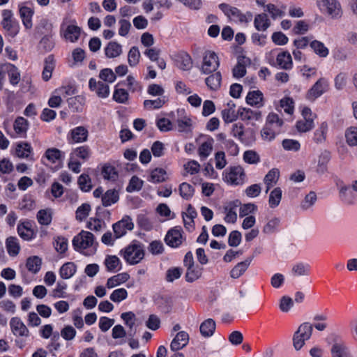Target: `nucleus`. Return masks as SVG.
Instances as JSON below:
<instances>
[{"label":"nucleus","mask_w":357,"mask_h":357,"mask_svg":"<svg viewBox=\"0 0 357 357\" xmlns=\"http://www.w3.org/2000/svg\"><path fill=\"white\" fill-rule=\"evenodd\" d=\"M105 223L100 219L91 218L86 224V227L94 231H100L104 227Z\"/></svg>","instance_id":"56"},{"label":"nucleus","mask_w":357,"mask_h":357,"mask_svg":"<svg viewBox=\"0 0 357 357\" xmlns=\"http://www.w3.org/2000/svg\"><path fill=\"white\" fill-rule=\"evenodd\" d=\"M53 69V58L52 56H49L45 60V64L43 71V79L45 81H48L51 78Z\"/></svg>","instance_id":"53"},{"label":"nucleus","mask_w":357,"mask_h":357,"mask_svg":"<svg viewBox=\"0 0 357 357\" xmlns=\"http://www.w3.org/2000/svg\"><path fill=\"white\" fill-rule=\"evenodd\" d=\"M280 177V171L277 168L271 169L265 176L264 182L266 186V193L273 187L278 181Z\"/></svg>","instance_id":"20"},{"label":"nucleus","mask_w":357,"mask_h":357,"mask_svg":"<svg viewBox=\"0 0 357 357\" xmlns=\"http://www.w3.org/2000/svg\"><path fill=\"white\" fill-rule=\"evenodd\" d=\"M263 93L260 91H253L248 93L246 102L252 106L261 105Z\"/></svg>","instance_id":"44"},{"label":"nucleus","mask_w":357,"mask_h":357,"mask_svg":"<svg viewBox=\"0 0 357 357\" xmlns=\"http://www.w3.org/2000/svg\"><path fill=\"white\" fill-rule=\"evenodd\" d=\"M121 252L124 259L130 265H135L139 263L144 257V250L140 243H133Z\"/></svg>","instance_id":"4"},{"label":"nucleus","mask_w":357,"mask_h":357,"mask_svg":"<svg viewBox=\"0 0 357 357\" xmlns=\"http://www.w3.org/2000/svg\"><path fill=\"white\" fill-rule=\"evenodd\" d=\"M332 357H349L348 349L344 344L335 343L331 347Z\"/></svg>","instance_id":"46"},{"label":"nucleus","mask_w":357,"mask_h":357,"mask_svg":"<svg viewBox=\"0 0 357 357\" xmlns=\"http://www.w3.org/2000/svg\"><path fill=\"white\" fill-rule=\"evenodd\" d=\"M11 331L15 336L22 337H29L30 335L29 330L20 318L13 317L10 321Z\"/></svg>","instance_id":"9"},{"label":"nucleus","mask_w":357,"mask_h":357,"mask_svg":"<svg viewBox=\"0 0 357 357\" xmlns=\"http://www.w3.org/2000/svg\"><path fill=\"white\" fill-rule=\"evenodd\" d=\"M185 279L189 282H192L199 279L202 273V268L199 266L195 265L186 268Z\"/></svg>","instance_id":"39"},{"label":"nucleus","mask_w":357,"mask_h":357,"mask_svg":"<svg viewBox=\"0 0 357 357\" xmlns=\"http://www.w3.org/2000/svg\"><path fill=\"white\" fill-rule=\"evenodd\" d=\"M74 249L85 256H91L96 252V245L94 235L87 231L82 230L73 239Z\"/></svg>","instance_id":"1"},{"label":"nucleus","mask_w":357,"mask_h":357,"mask_svg":"<svg viewBox=\"0 0 357 357\" xmlns=\"http://www.w3.org/2000/svg\"><path fill=\"white\" fill-rule=\"evenodd\" d=\"M223 175L224 181L230 185H242L245 180V173L241 166L231 167Z\"/></svg>","instance_id":"6"},{"label":"nucleus","mask_w":357,"mask_h":357,"mask_svg":"<svg viewBox=\"0 0 357 357\" xmlns=\"http://www.w3.org/2000/svg\"><path fill=\"white\" fill-rule=\"evenodd\" d=\"M148 180L154 183L165 182L167 180V172L164 169L157 167L151 172Z\"/></svg>","instance_id":"31"},{"label":"nucleus","mask_w":357,"mask_h":357,"mask_svg":"<svg viewBox=\"0 0 357 357\" xmlns=\"http://www.w3.org/2000/svg\"><path fill=\"white\" fill-rule=\"evenodd\" d=\"M179 193L180 195L185 199H190L194 195V188L188 183H182L179 185Z\"/></svg>","instance_id":"50"},{"label":"nucleus","mask_w":357,"mask_h":357,"mask_svg":"<svg viewBox=\"0 0 357 357\" xmlns=\"http://www.w3.org/2000/svg\"><path fill=\"white\" fill-rule=\"evenodd\" d=\"M200 333L204 337L212 336L215 331V322L213 319H207L199 327Z\"/></svg>","instance_id":"24"},{"label":"nucleus","mask_w":357,"mask_h":357,"mask_svg":"<svg viewBox=\"0 0 357 357\" xmlns=\"http://www.w3.org/2000/svg\"><path fill=\"white\" fill-rule=\"evenodd\" d=\"M121 319L125 321V324L129 327L130 331L129 335L130 336H134L135 334V330H133V326L135 325V315L132 312H123L121 315Z\"/></svg>","instance_id":"48"},{"label":"nucleus","mask_w":357,"mask_h":357,"mask_svg":"<svg viewBox=\"0 0 357 357\" xmlns=\"http://www.w3.org/2000/svg\"><path fill=\"white\" fill-rule=\"evenodd\" d=\"M269 63L274 66L279 67L284 70H290L292 68V58L289 52L283 51L279 52L276 56V61L269 60Z\"/></svg>","instance_id":"12"},{"label":"nucleus","mask_w":357,"mask_h":357,"mask_svg":"<svg viewBox=\"0 0 357 357\" xmlns=\"http://www.w3.org/2000/svg\"><path fill=\"white\" fill-rule=\"evenodd\" d=\"M221 80L222 76L220 73L216 72L206 78L205 82L210 89L216 91L220 87Z\"/></svg>","instance_id":"38"},{"label":"nucleus","mask_w":357,"mask_h":357,"mask_svg":"<svg viewBox=\"0 0 357 357\" xmlns=\"http://www.w3.org/2000/svg\"><path fill=\"white\" fill-rule=\"evenodd\" d=\"M255 27L259 31H266L271 25V22L265 13L257 15L254 20Z\"/></svg>","instance_id":"30"},{"label":"nucleus","mask_w":357,"mask_h":357,"mask_svg":"<svg viewBox=\"0 0 357 357\" xmlns=\"http://www.w3.org/2000/svg\"><path fill=\"white\" fill-rule=\"evenodd\" d=\"M347 143L351 146L357 145V128L350 127L345 133Z\"/></svg>","instance_id":"64"},{"label":"nucleus","mask_w":357,"mask_h":357,"mask_svg":"<svg viewBox=\"0 0 357 357\" xmlns=\"http://www.w3.org/2000/svg\"><path fill=\"white\" fill-rule=\"evenodd\" d=\"M144 184V181L137 176H133L129 182L128 185L126 188V190L128 192H132L135 191H139L142 189Z\"/></svg>","instance_id":"55"},{"label":"nucleus","mask_w":357,"mask_h":357,"mask_svg":"<svg viewBox=\"0 0 357 357\" xmlns=\"http://www.w3.org/2000/svg\"><path fill=\"white\" fill-rule=\"evenodd\" d=\"M282 191L280 188H275L270 193L268 204L271 208L277 207L282 199Z\"/></svg>","instance_id":"41"},{"label":"nucleus","mask_w":357,"mask_h":357,"mask_svg":"<svg viewBox=\"0 0 357 357\" xmlns=\"http://www.w3.org/2000/svg\"><path fill=\"white\" fill-rule=\"evenodd\" d=\"M128 296L127 291L123 288L114 290L110 295V299L115 303H119L125 300Z\"/></svg>","instance_id":"63"},{"label":"nucleus","mask_w":357,"mask_h":357,"mask_svg":"<svg viewBox=\"0 0 357 357\" xmlns=\"http://www.w3.org/2000/svg\"><path fill=\"white\" fill-rule=\"evenodd\" d=\"M105 56L113 59L119 56L122 52V46L116 41L109 42L104 49Z\"/></svg>","instance_id":"19"},{"label":"nucleus","mask_w":357,"mask_h":357,"mask_svg":"<svg viewBox=\"0 0 357 357\" xmlns=\"http://www.w3.org/2000/svg\"><path fill=\"white\" fill-rule=\"evenodd\" d=\"M238 117L242 121H257L261 118V112L254 111L249 108H239L238 109Z\"/></svg>","instance_id":"17"},{"label":"nucleus","mask_w":357,"mask_h":357,"mask_svg":"<svg viewBox=\"0 0 357 357\" xmlns=\"http://www.w3.org/2000/svg\"><path fill=\"white\" fill-rule=\"evenodd\" d=\"M6 248L10 256H16L20 250V246L17 238L10 236L6 239Z\"/></svg>","instance_id":"43"},{"label":"nucleus","mask_w":357,"mask_h":357,"mask_svg":"<svg viewBox=\"0 0 357 357\" xmlns=\"http://www.w3.org/2000/svg\"><path fill=\"white\" fill-rule=\"evenodd\" d=\"M140 59V52L138 47L134 46L130 48L128 54V62L132 67L138 64Z\"/></svg>","instance_id":"52"},{"label":"nucleus","mask_w":357,"mask_h":357,"mask_svg":"<svg viewBox=\"0 0 357 357\" xmlns=\"http://www.w3.org/2000/svg\"><path fill=\"white\" fill-rule=\"evenodd\" d=\"M281 130L266 123L261 131V136L264 140L271 142L275 138V136Z\"/></svg>","instance_id":"28"},{"label":"nucleus","mask_w":357,"mask_h":357,"mask_svg":"<svg viewBox=\"0 0 357 357\" xmlns=\"http://www.w3.org/2000/svg\"><path fill=\"white\" fill-rule=\"evenodd\" d=\"M218 66V57L215 53L211 51L206 52L203 59L202 71L204 74L211 73L215 71Z\"/></svg>","instance_id":"8"},{"label":"nucleus","mask_w":357,"mask_h":357,"mask_svg":"<svg viewBox=\"0 0 357 357\" xmlns=\"http://www.w3.org/2000/svg\"><path fill=\"white\" fill-rule=\"evenodd\" d=\"M130 275L127 273H119L109 278L107 281L106 286L109 289L114 288L121 284H123L128 280Z\"/></svg>","instance_id":"32"},{"label":"nucleus","mask_w":357,"mask_h":357,"mask_svg":"<svg viewBox=\"0 0 357 357\" xmlns=\"http://www.w3.org/2000/svg\"><path fill=\"white\" fill-rule=\"evenodd\" d=\"M37 219L40 225H50L52 219V210L51 208L40 210L37 213Z\"/></svg>","instance_id":"45"},{"label":"nucleus","mask_w":357,"mask_h":357,"mask_svg":"<svg viewBox=\"0 0 357 357\" xmlns=\"http://www.w3.org/2000/svg\"><path fill=\"white\" fill-rule=\"evenodd\" d=\"M266 123L281 130L283 120L277 114L272 112L267 116Z\"/></svg>","instance_id":"59"},{"label":"nucleus","mask_w":357,"mask_h":357,"mask_svg":"<svg viewBox=\"0 0 357 357\" xmlns=\"http://www.w3.org/2000/svg\"><path fill=\"white\" fill-rule=\"evenodd\" d=\"M167 102L165 97L158 98L155 100H146L144 107L149 110L161 108Z\"/></svg>","instance_id":"47"},{"label":"nucleus","mask_w":357,"mask_h":357,"mask_svg":"<svg viewBox=\"0 0 357 357\" xmlns=\"http://www.w3.org/2000/svg\"><path fill=\"white\" fill-rule=\"evenodd\" d=\"M61 151L56 148H50L46 150L45 156L52 163H55L61 157Z\"/></svg>","instance_id":"60"},{"label":"nucleus","mask_w":357,"mask_h":357,"mask_svg":"<svg viewBox=\"0 0 357 357\" xmlns=\"http://www.w3.org/2000/svg\"><path fill=\"white\" fill-rule=\"evenodd\" d=\"M330 160L329 153L324 152L319 158L317 172L319 174H324L327 170V164Z\"/></svg>","instance_id":"54"},{"label":"nucleus","mask_w":357,"mask_h":357,"mask_svg":"<svg viewBox=\"0 0 357 357\" xmlns=\"http://www.w3.org/2000/svg\"><path fill=\"white\" fill-rule=\"evenodd\" d=\"M189 340V335L185 331L178 332L170 344V349L173 351H178L185 347Z\"/></svg>","instance_id":"15"},{"label":"nucleus","mask_w":357,"mask_h":357,"mask_svg":"<svg viewBox=\"0 0 357 357\" xmlns=\"http://www.w3.org/2000/svg\"><path fill=\"white\" fill-rule=\"evenodd\" d=\"M340 198L347 204H352L356 200V195L349 186L342 185L339 188Z\"/></svg>","instance_id":"21"},{"label":"nucleus","mask_w":357,"mask_h":357,"mask_svg":"<svg viewBox=\"0 0 357 357\" xmlns=\"http://www.w3.org/2000/svg\"><path fill=\"white\" fill-rule=\"evenodd\" d=\"M32 152L33 149L27 142H22L16 144L15 155L20 158H28Z\"/></svg>","instance_id":"27"},{"label":"nucleus","mask_w":357,"mask_h":357,"mask_svg":"<svg viewBox=\"0 0 357 357\" xmlns=\"http://www.w3.org/2000/svg\"><path fill=\"white\" fill-rule=\"evenodd\" d=\"M310 46L314 53L320 57H326L328 55V49L319 40H314L311 41Z\"/></svg>","instance_id":"40"},{"label":"nucleus","mask_w":357,"mask_h":357,"mask_svg":"<svg viewBox=\"0 0 357 357\" xmlns=\"http://www.w3.org/2000/svg\"><path fill=\"white\" fill-rule=\"evenodd\" d=\"M91 155V151L88 146H81L73 149L71 153V158L77 157L82 159L83 161H86L89 159Z\"/></svg>","instance_id":"36"},{"label":"nucleus","mask_w":357,"mask_h":357,"mask_svg":"<svg viewBox=\"0 0 357 357\" xmlns=\"http://www.w3.org/2000/svg\"><path fill=\"white\" fill-rule=\"evenodd\" d=\"M90 211L91 206L89 204H82L76 211V219L82 221L89 215Z\"/></svg>","instance_id":"61"},{"label":"nucleus","mask_w":357,"mask_h":357,"mask_svg":"<svg viewBox=\"0 0 357 357\" xmlns=\"http://www.w3.org/2000/svg\"><path fill=\"white\" fill-rule=\"evenodd\" d=\"M252 259L248 258L244 261L237 264L231 271L230 275L233 278H238L247 270L251 263Z\"/></svg>","instance_id":"33"},{"label":"nucleus","mask_w":357,"mask_h":357,"mask_svg":"<svg viewBox=\"0 0 357 357\" xmlns=\"http://www.w3.org/2000/svg\"><path fill=\"white\" fill-rule=\"evenodd\" d=\"M134 224L131 218L128 216L123 218L112 226L115 238H121L126 234L128 230H132Z\"/></svg>","instance_id":"11"},{"label":"nucleus","mask_w":357,"mask_h":357,"mask_svg":"<svg viewBox=\"0 0 357 357\" xmlns=\"http://www.w3.org/2000/svg\"><path fill=\"white\" fill-rule=\"evenodd\" d=\"M20 15L25 28L26 29H31L33 10L27 6H22L20 8Z\"/></svg>","instance_id":"23"},{"label":"nucleus","mask_w":357,"mask_h":357,"mask_svg":"<svg viewBox=\"0 0 357 357\" xmlns=\"http://www.w3.org/2000/svg\"><path fill=\"white\" fill-rule=\"evenodd\" d=\"M310 26L304 20L297 21L292 29V32L296 35H303L306 33L309 30Z\"/></svg>","instance_id":"57"},{"label":"nucleus","mask_w":357,"mask_h":357,"mask_svg":"<svg viewBox=\"0 0 357 357\" xmlns=\"http://www.w3.org/2000/svg\"><path fill=\"white\" fill-rule=\"evenodd\" d=\"M183 241L182 229L178 227L169 230L165 238V241L167 245L172 248L178 247L181 245Z\"/></svg>","instance_id":"10"},{"label":"nucleus","mask_w":357,"mask_h":357,"mask_svg":"<svg viewBox=\"0 0 357 357\" xmlns=\"http://www.w3.org/2000/svg\"><path fill=\"white\" fill-rule=\"evenodd\" d=\"M28 121L24 118L17 117L13 123V128L18 136L24 137L28 130Z\"/></svg>","instance_id":"34"},{"label":"nucleus","mask_w":357,"mask_h":357,"mask_svg":"<svg viewBox=\"0 0 357 357\" xmlns=\"http://www.w3.org/2000/svg\"><path fill=\"white\" fill-rule=\"evenodd\" d=\"M284 10L285 6H282V8H280L273 3H269L266 6V11H267L270 14L271 17L275 20L278 17H282L285 14Z\"/></svg>","instance_id":"49"},{"label":"nucleus","mask_w":357,"mask_h":357,"mask_svg":"<svg viewBox=\"0 0 357 357\" xmlns=\"http://www.w3.org/2000/svg\"><path fill=\"white\" fill-rule=\"evenodd\" d=\"M119 195L118 191L116 190H108L102 196V203L105 207L111 206L118 202Z\"/></svg>","instance_id":"35"},{"label":"nucleus","mask_w":357,"mask_h":357,"mask_svg":"<svg viewBox=\"0 0 357 357\" xmlns=\"http://www.w3.org/2000/svg\"><path fill=\"white\" fill-rule=\"evenodd\" d=\"M250 64V59L246 56L238 57L237 64L233 68V76L236 78L243 77L246 73V66Z\"/></svg>","instance_id":"16"},{"label":"nucleus","mask_w":357,"mask_h":357,"mask_svg":"<svg viewBox=\"0 0 357 357\" xmlns=\"http://www.w3.org/2000/svg\"><path fill=\"white\" fill-rule=\"evenodd\" d=\"M99 77L102 81L112 83L116 78V74L110 68H104L100 70Z\"/></svg>","instance_id":"62"},{"label":"nucleus","mask_w":357,"mask_h":357,"mask_svg":"<svg viewBox=\"0 0 357 357\" xmlns=\"http://www.w3.org/2000/svg\"><path fill=\"white\" fill-rule=\"evenodd\" d=\"M89 86L91 91H94L100 98H105L109 94V85L102 81H97L94 78H91L89 82Z\"/></svg>","instance_id":"13"},{"label":"nucleus","mask_w":357,"mask_h":357,"mask_svg":"<svg viewBox=\"0 0 357 357\" xmlns=\"http://www.w3.org/2000/svg\"><path fill=\"white\" fill-rule=\"evenodd\" d=\"M104 264L109 272H116L121 268V261L115 255H107L105 259Z\"/></svg>","instance_id":"29"},{"label":"nucleus","mask_w":357,"mask_h":357,"mask_svg":"<svg viewBox=\"0 0 357 357\" xmlns=\"http://www.w3.org/2000/svg\"><path fill=\"white\" fill-rule=\"evenodd\" d=\"M42 265V259L38 256L29 257L26 259V267L32 273H37Z\"/></svg>","instance_id":"37"},{"label":"nucleus","mask_w":357,"mask_h":357,"mask_svg":"<svg viewBox=\"0 0 357 357\" xmlns=\"http://www.w3.org/2000/svg\"><path fill=\"white\" fill-rule=\"evenodd\" d=\"M312 333V325L305 322L300 325L298 330L295 332L293 337L294 347L296 350H300L305 342L309 340Z\"/></svg>","instance_id":"5"},{"label":"nucleus","mask_w":357,"mask_h":357,"mask_svg":"<svg viewBox=\"0 0 357 357\" xmlns=\"http://www.w3.org/2000/svg\"><path fill=\"white\" fill-rule=\"evenodd\" d=\"M176 66L183 70H188L192 67V61L190 56L182 52L176 56Z\"/></svg>","instance_id":"26"},{"label":"nucleus","mask_w":357,"mask_h":357,"mask_svg":"<svg viewBox=\"0 0 357 357\" xmlns=\"http://www.w3.org/2000/svg\"><path fill=\"white\" fill-rule=\"evenodd\" d=\"M218 7L230 20L234 22L246 24L252 20V15L250 12L243 13L238 8L225 3H220Z\"/></svg>","instance_id":"3"},{"label":"nucleus","mask_w":357,"mask_h":357,"mask_svg":"<svg viewBox=\"0 0 357 357\" xmlns=\"http://www.w3.org/2000/svg\"><path fill=\"white\" fill-rule=\"evenodd\" d=\"M328 88V82L325 78L319 79L307 91L306 98L310 101H314L325 93Z\"/></svg>","instance_id":"7"},{"label":"nucleus","mask_w":357,"mask_h":357,"mask_svg":"<svg viewBox=\"0 0 357 357\" xmlns=\"http://www.w3.org/2000/svg\"><path fill=\"white\" fill-rule=\"evenodd\" d=\"M319 10L332 19H340L343 14L341 4L338 0H317Z\"/></svg>","instance_id":"2"},{"label":"nucleus","mask_w":357,"mask_h":357,"mask_svg":"<svg viewBox=\"0 0 357 357\" xmlns=\"http://www.w3.org/2000/svg\"><path fill=\"white\" fill-rule=\"evenodd\" d=\"M77 271V266L73 262L63 264L59 269V275L62 279L71 278Z\"/></svg>","instance_id":"22"},{"label":"nucleus","mask_w":357,"mask_h":357,"mask_svg":"<svg viewBox=\"0 0 357 357\" xmlns=\"http://www.w3.org/2000/svg\"><path fill=\"white\" fill-rule=\"evenodd\" d=\"M80 33L81 29L79 26L75 24H70L66 27L63 36L66 40L75 43L79 38Z\"/></svg>","instance_id":"25"},{"label":"nucleus","mask_w":357,"mask_h":357,"mask_svg":"<svg viewBox=\"0 0 357 357\" xmlns=\"http://www.w3.org/2000/svg\"><path fill=\"white\" fill-rule=\"evenodd\" d=\"M280 223V218L273 217L268 220L262 229L263 233L266 234H271L277 231Z\"/></svg>","instance_id":"42"},{"label":"nucleus","mask_w":357,"mask_h":357,"mask_svg":"<svg viewBox=\"0 0 357 357\" xmlns=\"http://www.w3.org/2000/svg\"><path fill=\"white\" fill-rule=\"evenodd\" d=\"M213 139H211L202 144L198 149L200 158L205 159L211 154L213 150Z\"/></svg>","instance_id":"51"},{"label":"nucleus","mask_w":357,"mask_h":357,"mask_svg":"<svg viewBox=\"0 0 357 357\" xmlns=\"http://www.w3.org/2000/svg\"><path fill=\"white\" fill-rule=\"evenodd\" d=\"M89 131L84 126H77L72 129L68 139L73 143H83L88 140Z\"/></svg>","instance_id":"14"},{"label":"nucleus","mask_w":357,"mask_h":357,"mask_svg":"<svg viewBox=\"0 0 357 357\" xmlns=\"http://www.w3.org/2000/svg\"><path fill=\"white\" fill-rule=\"evenodd\" d=\"M238 207V202H232L228 203L224 206V213L225 217V221L227 223H235L237 220L236 209Z\"/></svg>","instance_id":"18"},{"label":"nucleus","mask_w":357,"mask_h":357,"mask_svg":"<svg viewBox=\"0 0 357 357\" xmlns=\"http://www.w3.org/2000/svg\"><path fill=\"white\" fill-rule=\"evenodd\" d=\"M128 98V91L123 89H116L114 91L113 99L119 103H126Z\"/></svg>","instance_id":"58"}]
</instances>
